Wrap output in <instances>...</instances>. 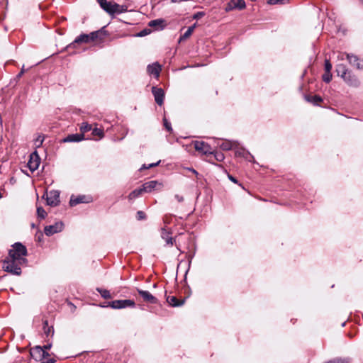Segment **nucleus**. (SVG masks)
Returning <instances> with one entry per match:
<instances>
[{"instance_id": "f257e3e1", "label": "nucleus", "mask_w": 363, "mask_h": 363, "mask_svg": "<svg viewBox=\"0 0 363 363\" xmlns=\"http://www.w3.org/2000/svg\"><path fill=\"white\" fill-rule=\"evenodd\" d=\"M26 247L20 242H16L9 250L8 257L3 262L4 269L14 275L21 274V266L26 262Z\"/></svg>"}, {"instance_id": "f03ea898", "label": "nucleus", "mask_w": 363, "mask_h": 363, "mask_svg": "<svg viewBox=\"0 0 363 363\" xmlns=\"http://www.w3.org/2000/svg\"><path fill=\"white\" fill-rule=\"evenodd\" d=\"M336 72L349 86L358 87L360 85V81L357 77L345 65L339 64L336 66Z\"/></svg>"}, {"instance_id": "7ed1b4c3", "label": "nucleus", "mask_w": 363, "mask_h": 363, "mask_svg": "<svg viewBox=\"0 0 363 363\" xmlns=\"http://www.w3.org/2000/svg\"><path fill=\"white\" fill-rule=\"evenodd\" d=\"M97 1L101 9L109 15L120 14L127 11L125 6L118 4L113 1L107 0H97Z\"/></svg>"}, {"instance_id": "20e7f679", "label": "nucleus", "mask_w": 363, "mask_h": 363, "mask_svg": "<svg viewBox=\"0 0 363 363\" xmlns=\"http://www.w3.org/2000/svg\"><path fill=\"white\" fill-rule=\"evenodd\" d=\"M172 230L170 228H167L166 226L161 228V238L166 242L167 246H173L176 245L177 248L179 250V246L176 244V238L172 236Z\"/></svg>"}, {"instance_id": "39448f33", "label": "nucleus", "mask_w": 363, "mask_h": 363, "mask_svg": "<svg viewBox=\"0 0 363 363\" xmlns=\"http://www.w3.org/2000/svg\"><path fill=\"white\" fill-rule=\"evenodd\" d=\"M142 186L145 193H151L155 191H161L163 188V184L159 181L152 180L144 183Z\"/></svg>"}, {"instance_id": "423d86ee", "label": "nucleus", "mask_w": 363, "mask_h": 363, "mask_svg": "<svg viewBox=\"0 0 363 363\" xmlns=\"http://www.w3.org/2000/svg\"><path fill=\"white\" fill-rule=\"evenodd\" d=\"M344 55H346L350 65L355 67L357 69H363V61H361L357 55L350 53H340L338 57L343 60Z\"/></svg>"}, {"instance_id": "0eeeda50", "label": "nucleus", "mask_w": 363, "mask_h": 363, "mask_svg": "<svg viewBox=\"0 0 363 363\" xmlns=\"http://www.w3.org/2000/svg\"><path fill=\"white\" fill-rule=\"evenodd\" d=\"M194 145L195 150L202 155H208L213 154L212 147L203 141H195Z\"/></svg>"}, {"instance_id": "6e6552de", "label": "nucleus", "mask_w": 363, "mask_h": 363, "mask_svg": "<svg viewBox=\"0 0 363 363\" xmlns=\"http://www.w3.org/2000/svg\"><path fill=\"white\" fill-rule=\"evenodd\" d=\"M47 203L51 206H56L60 203V192L56 190H52L47 193Z\"/></svg>"}, {"instance_id": "1a4fd4ad", "label": "nucleus", "mask_w": 363, "mask_h": 363, "mask_svg": "<svg viewBox=\"0 0 363 363\" xmlns=\"http://www.w3.org/2000/svg\"><path fill=\"white\" fill-rule=\"evenodd\" d=\"M40 163V159L38 155L37 154V152L35 151L30 155V158L28 162V167L29 169L32 172H33L38 168Z\"/></svg>"}, {"instance_id": "9d476101", "label": "nucleus", "mask_w": 363, "mask_h": 363, "mask_svg": "<svg viewBox=\"0 0 363 363\" xmlns=\"http://www.w3.org/2000/svg\"><path fill=\"white\" fill-rule=\"evenodd\" d=\"M62 222H57L54 225H50L45 227L44 231L46 235L50 236L55 233L61 232L63 229Z\"/></svg>"}, {"instance_id": "9b49d317", "label": "nucleus", "mask_w": 363, "mask_h": 363, "mask_svg": "<svg viewBox=\"0 0 363 363\" xmlns=\"http://www.w3.org/2000/svg\"><path fill=\"white\" fill-rule=\"evenodd\" d=\"M245 2L243 0H230L227 4L225 10L227 11L233 9L242 10L245 8Z\"/></svg>"}, {"instance_id": "f8f14e48", "label": "nucleus", "mask_w": 363, "mask_h": 363, "mask_svg": "<svg viewBox=\"0 0 363 363\" xmlns=\"http://www.w3.org/2000/svg\"><path fill=\"white\" fill-rule=\"evenodd\" d=\"M152 94L154 95L156 103L161 106L163 104L164 98V92L162 88L153 86L152 89Z\"/></svg>"}, {"instance_id": "ddd939ff", "label": "nucleus", "mask_w": 363, "mask_h": 363, "mask_svg": "<svg viewBox=\"0 0 363 363\" xmlns=\"http://www.w3.org/2000/svg\"><path fill=\"white\" fill-rule=\"evenodd\" d=\"M138 292L143 298V301L150 303H157V299L152 296L149 291L142 289H138Z\"/></svg>"}, {"instance_id": "4468645a", "label": "nucleus", "mask_w": 363, "mask_h": 363, "mask_svg": "<svg viewBox=\"0 0 363 363\" xmlns=\"http://www.w3.org/2000/svg\"><path fill=\"white\" fill-rule=\"evenodd\" d=\"M90 201V199H87L86 196H76L74 197V196H71V199L69 200V205L71 206H77V204H79V203H89Z\"/></svg>"}, {"instance_id": "2eb2a0df", "label": "nucleus", "mask_w": 363, "mask_h": 363, "mask_svg": "<svg viewBox=\"0 0 363 363\" xmlns=\"http://www.w3.org/2000/svg\"><path fill=\"white\" fill-rule=\"evenodd\" d=\"M90 42V35L87 34H82L79 36H78L74 42H72L71 44H69L67 48H72L74 47V45L76 43H89Z\"/></svg>"}, {"instance_id": "dca6fc26", "label": "nucleus", "mask_w": 363, "mask_h": 363, "mask_svg": "<svg viewBox=\"0 0 363 363\" xmlns=\"http://www.w3.org/2000/svg\"><path fill=\"white\" fill-rule=\"evenodd\" d=\"M161 71V66L158 63H154L147 66V72L150 74L158 77Z\"/></svg>"}, {"instance_id": "f3484780", "label": "nucleus", "mask_w": 363, "mask_h": 363, "mask_svg": "<svg viewBox=\"0 0 363 363\" xmlns=\"http://www.w3.org/2000/svg\"><path fill=\"white\" fill-rule=\"evenodd\" d=\"M84 140V134H72L63 139L65 143L79 142Z\"/></svg>"}, {"instance_id": "a211bd4d", "label": "nucleus", "mask_w": 363, "mask_h": 363, "mask_svg": "<svg viewBox=\"0 0 363 363\" xmlns=\"http://www.w3.org/2000/svg\"><path fill=\"white\" fill-rule=\"evenodd\" d=\"M167 301L173 307L181 306L184 303V299L178 300L176 296H167Z\"/></svg>"}, {"instance_id": "6ab92c4d", "label": "nucleus", "mask_w": 363, "mask_h": 363, "mask_svg": "<svg viewBox=\"0 0 363 363\" xmlns=\"http://www.w3.org/2000/svg\"><path fill=\"white\" fill-rule=\"evenodd\" d=\"M164 21L162 19H155L150 21L148 26L155 28L156 30L162 29L164 27Z\"/></svg>"}, {"instance_id": "aec40b11", "label": "nucleus", "mask_w": 363, "mask_h": 363, "mask_svg": "<svg viewBox=\"0 0 363 363\" xmlns=\"http://www.w3.org/2000/svg\"><path fill=\"white\" fill-rule=\"evenodd\" d=\"M143 193H145V191H143V186H141L140 188L136 189L131 191L128 195V199L129 200L135 199L136 198L141 196Z\"/></svg>"}, {"instance_id": "412c9836", "label": "nucleus", "mask_w": 363, "mask_h": 363, "mask_svg": "<svg viewBox=\"0 0 363 363\" xmlns=\"http://www.w3.org/2000/svg\"><path fill=\"white\" fill-rule=\"evenodd\" d=\"M196 28V23L191 26H189L186 32L180 37L179 41L185 40L189 38Z\"/></svg>"}, {"instance_id": "4be33fe9", "label": "nucleus", "mask_w": 363, "mask_h": 363, "mask_svg": "<svg viewBox=\"0 0 363 363\" xmlns=\"http://www.w3.org/2000/svg\"><path fill=\"white\" fill-rule=\"evenodd\" d=\"M123 300H116L113 301L109 303V306L115 309L124 308V305H123Z\"/></svg>"}, {"instance_id": "5701e85b", "label": "nucleus", "mask_w": 363, "mask_h": 363, "mask_svg": "<svg viewBox=\"0 0 363 363\" xmlns=\"http://www.w3.org/2000/svg\"><path fill=\"white\" fill-rule=\"evenodd\" d=\"M306 99L308 101L312 102L314 104H318L319 102L322 101V98L319 96H307Z\"/></svg>"}, {"instance_id": "b1692460", "label": "nucleus", "mask_w": 363, "mask_h": 363, "mask_svg": "<svg viewBox=\"0 0 363 363\" xmlns=\"http://www.w3.org/2000/svg\"><path fill=\"white\" fill-rule=\"evenodd\" d=\"M43 349V348L40 346H35L31 349L30 354L33 357L36 356V357H39V356L40 355V354L42 352Z\"/></svg>"}, {"instance_id": "393cba45", "label": "nucleus", "mask_w": 363, "mask_h": 363, "mask_svg": "<svg viewBox=\"0 0 363 363\" xmlns=\"http://www.w3.org/2000/svg\"><path fill=\"white\" fill-rule=\"evenodd\" d=\"M219 146L223 150H230L233 148V143L229 141H223Z\"/></svg>"}, {"instance_id": "a878e982", "label": "nucleus", "mask_w": 363, "mask_h": 363, "mask_svg": "<svg viewBox=\"0 0 363 363\" xmlns=\"http://www.w3.org/2000/svg\"><path fill=\"white\" fill-rule=\"evenodd\" d=\"M91 130V125L89 124L87 122H83L80 126V130L84 134Z\"/></svg>"}, {"instance_id": "bb28decb", "label": "nucleus", "mask_w": 363, "mask_h": 363, "mask_svg": "<svg viewBox=\"0 0 363 363\" xmlns=\"http://www.w3.org/2000/svg\"><path fill=\"white\" fill-rule=\"evenodd\" d=\"M102 32L101 30L95 31L91 33L89 35H90V41L95 40L98 38L101 39Z\"/></svg>"}, {"instance_id": "cd10ccee", "label": "nucleus", "mask_w": 363, "mask_h": 363, "mask_svg": "<svg viewBox=\"0 0 363 363\" xmlns=\"http://www.w3.org/2000/svg\"><path fill=\"white\" fill-rule=\"evenodd\" d=\"M97 291L100 293L101 296L104 298H111V296L109 291L106 289H97Z\"/></svg>"}, {"instance_id": "c85d7f7f", "label": "nucleus", "mask_w": 363, "mask_h": 363, "mask_svg": "<svg viewBox=\"0 0 363 363\" xmlns=\"http://www.w3.org/2000/svg\"><path fill=\"white\" fill-rule=\"evenodd\" d=\"M326 363H350V359L349 358H337L333 360H330Z\"/></svg>"}, {"instance_id": "c756f323", "label": "nucleus", "mask_w": 363, "mask_h": 363, "mask_svg": "<svg viewBox=\"0 0 363 363\" xmlns=\"http://www.w3.org/2000/svg\"><path fill=\"white\" fill-rule=\"evenodd\" d=\"M92 134L96 136H99V138H102L104 137V131L101 128H95L92 130Z\"/></svg>"}, {"instance_id": "7c9ffc66", "label": "nucleus", "mask_w": 363, "mask_h": 363, "mask_svg": "<svg viewBox=\"0 0 363 363\" xmlns=\"http://www.w3.org/2000/svg\"><path fill=\"white\" fill-rule=\"evenodd\" d=\"M37 215H38V217L43 219L45 218V216H47V213L45 212V211L43 209V208L42 207H38L37 208Z\"/></svg>"}, {"instance_id": "2f4dec72", "label": "nucleus", "mask_w": 363, "mask_h": 363, "mask_svg": "<svg viewBox=\"0 0 363 363\" xmlns=\"http://www.w3.org/2000/svg\"><path fill=\"white\" fill-rule=\"evenodd\" d=\"M43 324H44V326H43L44 333L46 334L47 336H48L51 332L53 333L52 328L48 327V320H45Z\"/></svg>"}, {"instance_id": "473e14b6", "label": "nucleus", "mask_w": 363, "mask_h": 363, "mask_svg": "<svg viewBox=\"0 0 363 363\" xmlns=\"http://www.w3.org/2000/svg\"><path fill=\"white\" fill-rule=\"evenodd\" d=\"M43 141H44V137L42 135H38V137L35 139V140L34 142L35 147H37V148L40 147L42 145Z\"/></svg>"}, {"instance_id": "72a5a7b5", "label": "nucleus", "mask_w": 363, "mask_h": 363, "mask_svg": "<svg viewBox=\"0 0 363 363\" xmlns=\"http://www.w3.org/2000/svg\"><path fill=\"white\" fill-rule=\"evenodd\" d=\"M269 4H284L288 3L289 0H267Z\"/></svg>"}, {"instance_id": "f704fd0d", "label": "nucleus", "mask_w": 363, "mask_h": 363, "mask_svg": "<svg viewBox=\"0 0 363 363\" xmlns=\"http://www.w3.org/2000/svg\"><path fill=\"white\" fill-rule=\"evenodd\" d=\"M322 77H323V80L325 82L329 83L332 79V74H331V72H325V73L323 74Z\"/></svg>"}, {"instance_id": "c9c22d12", "label": "nucleus", "mask_w": 363, "mask_h": 363, "mask_svg": "<svg viewBox=\"0 0 363 363\" xmlns=\"http://www.w3.org/2000/svg\"><path fill=\"white\" fill-rule=\"evenodd\" d=\"M123 305H124V308L126 307H133L135 306V302L131 300H123Z\"/></svg>"}, {"instance_id": "e433bc0d", "label": "nucleus", "mask_w": 363, "mask_h": 363, "mask_svg": "<svg viewBox=\"0 0 363 363\" xmlns=\"http://www.w3.org/2000/svg\"><path fill=\"white\" fill-rule=\"evenodd\" d=\"M332 69V64L330 63L329 60H325V72H331Z\"/></svg>"}, {"instance_id": "4c0bfd02", "label": "nucleus", "mask_w": 363, "mask_h": 363, "mask_svg": "<svg viewBox=\"0 0 363 363\" xmlns=\"http://www.w3.org/2000/svg\"><path fill=\"white\" fill-rule=\"evenodd\" d=\"M145 218H146V215L143 211H139L137 212V219L138 220H144V219H145Z\"/></svg>"}, {"instance_id": "58836bf2", "label": "nucleus", "mask_w": 363, "mask_h": 363, "mask_svg": "<svg viewBox=\"0 0 363 363\" xmlns=\"http://www.w3.org/2000/svg\"><path fill=\"white\" fill-rule=\"evenodd\" d=\"M215 158L217 161L221 162L224 160L225 157L224 155L221 152H216Z\"/></svg>"}, {"instance_id": "ea45409f", "label": "nucleus", "mask_w": 363, "mask_h": 363, "mask_svg": "<svg viewBox=\"0 0 363 363\" xmlns=\"http://www.w3.org/2000/svg\"><path fill=\"white\" fill-rule=\"evenodd\" d=\"M172 216L170 215H165L163 218V221L165 225L169 224L172 221Z\"/></svg>"}, {"instance_id": "a19ab883", "label": "nucleus", "mask_w": 363, "mask_h": 363, "mask_svg": "<svg viewBox=\"0 0 363 363\" xmlns=\"http://www.w3.org/2000/svg\"><path fill=\"white\" fill-rule=\"evenodd\" d=\"M160 162V160L158 161L156 163H152V164H150L147 167H146L145 164L143 165V168L144 169H149L150 167H156L157 166Z\"/></svg>"}, {"instance_id": "79ce46f5", "label": "nucleus", "mask_w": 363, "mask_h": 363, "mask_svg": "<svg viewBox=\"0 0 363 363\" xmlns=\"http://www.w3.org/2000/svg\"><path fill=\"white\" fill-rule=\"evenodd\" d=\"M49 356H50V354L48 352L45 351L44 349H43L42 352H41L40 355L39 356V357L47 358Z\"/></svg>"}, {"instance_id": "37998d69", "label": "nucleus", "mask_w": 363, "mask_h": 363, "mask_svg": "<svg viewBox=\"0 0 363 363\" xmlns=\"http://www.w3.org/2000/svg\"><path fill=\"white\" fill-rule=\"evenodd\" d=\"M203 16V13L202 12H197L196 13H195L193 16V18L194 19H199L201 17H202Z\"/></svg>"}, {"instance_id": "c03bdc74", "label": "nucleus", "mask_w": 363, "mask_h": 363, "mask_svg": "<svg viewBox=\"0 0 363 363\" xmlns=\"http://www.w3.org/2000/svg\"><path fill=\"white\" fill-rule=\"evenodd\" d=\"M175 199L177 200L178 202H182L184 201L183 196L179 194L175 195Z\"/></svg>"}, {"instance_id": "a18cd8bd", "label": "nucleus", "mask_w": 363, "mask_h": 363, "mask_svg": "<svg viewBox=\"0 0 363 363\" xmlns=\"http://www.w3.org/2000/svg\"><path fill=\"white\" fill-rule=\"evenodd\" d=\"M164 125H165V128L168 130H172V128L170 126V124L167 123V120L164 119Z\"/></svg>"}, {"instance_id": "49530a36", "label": "nucleus", "mask_w": 363, "mask_h": 363, "mask_svg": "<svg viewBox=\"0 0 363 363\" xmlns=\"http://www.w3.org/2000/svg\"><path fill=\"white\" fill-rule=\"evenodd\" d=\"M55 360L54 359H48L45 361L42 362V363H55Z\"/></svg>"}, {"instance_id": "de8ad7c7", "label": "nucleus", "mask_w": 363, "mask_h": 363, "mask_svg": "<svg viewBox=\"0 0 363 363\" xmlns=\"http://www.w3.org/2000/svg\"><path fill=\"white\" fill-rule=\"evenodd\" d=\"M228 178H229V179H230V181H232L233 182H234V183H238V180H237L235 177H233V176H231V175H228Z\"/></svg>"}, {"instance_id": "09e8293b", "label": "nucleus", "mask_w": 363, "mask_h": 363, "mask_svg": "<svg viewBox=\"0 0 363 363\" xmlns=\"http://www.w3.org/2000/svg\"><path fill=\"white\" fill-rule=\"evenodd\" d=\"M43 348L44 349L45 351L50 350L51 348V345L50 344L46 345L43 346Z\"/></svg>"}, {"instance_id": "8fccbe9b", "label": "nucleus", "mask_w": 363, "mask_h": 363, "mask_svg": "<svg viewBox=\"0 0 363 363\" xmlns=\"http://www.w3.org/2000/svg\"><path fill=\"white\" fill-rule=\"evenodd\" d=\"M146 34H147V32L146 31V30H144L143 31H141L139 34L140 36H144Z\"/></svg>"}, {"instance_id": "3c124183", "label": "nucleus", "mask_w": 363, "mask_h": 363, "mask_svg": "<svg viewBox=\"0 0 363 363\" xmlns=\"http://www.w3.org/2000/svg\"><path fill=\"white\" fill-rule=\"evenodd\" d=\"M191 171H192V172H193V173H194L195 174H198V173H197V172H196V170H194V169H191Z\"/></svg>"}, {"instance_id": "603ef678", "label": "nucleus", "mask_w": 363, "mask_h": 363, "mask_svg": "<svg viewBox=\"0 0 363 363\" xmlns=\"http://www.w3.org/2000/svg\"><path fill=\"white\" fill-rule=\"evenodd\" d=\"M362 1H363V0H362Z\"/></svg>"}]
</instances>
